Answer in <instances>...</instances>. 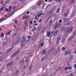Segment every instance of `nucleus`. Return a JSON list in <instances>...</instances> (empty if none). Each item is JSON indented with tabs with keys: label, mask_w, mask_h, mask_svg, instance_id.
I'll use <instances>...</instances> for the list:
<instances>
[{
	"label": "nucleus",
	"mask_w": 76,
	"mask_h": 76,
	"mask_svg": "<svg viewBox=\"0 0 76 76\" xmlns=\"http://www.w3.org/2000/svg\"><path fill=\"white\" fill-rule=\"evenodd\" d=\"M26 37L25 36H24L22 37V39H23L24 41V42L25 43H27V42H28V40L26 39Z\"/></svg>",
	"instance_id": "f257e3e1"
},
{
	"label": "nucleus",
	"mask_w": 76,
	"mask_h": 76,
	"mask_svg": "<svg viewBox=\"0 0 76 76\" xmlns=\"http://www.w3.org/2000/svg\"><path fill=\"white\" fill-rule=\"evenodd\" d=\"M19 53V51L18 50L16 51L15 52L12 56V58H13V57H15V56H16V55H18Z\"/></svg>",
	"instance_id": "f03ea898"
},
{
	"label": "nucleus",
	"mask_w": 76,
	"mask_h": 76,
	"mask_svg": "<svg viewBox=\"0 0 76 76\" xmlns=\"http://www.w3.org/2000/svg\"><path fill=\"white\" fill-rule=\"evenodd\" d=\"M44 45V42H43V40H41L40 42V45H39V48H40L41 47H42Z\"/></svg>",
	"instance_id": "7ed1b4c3"
},
{
	"label": "nucleus",
	"mask_w": 76,
	"mask_h": 76,
	"mask_svg": "<svg viewBox=\"0 0 76 76\" xmlns=\"http://www.w3.org/2000/svg\"><path fill=\"white\" fill-rule=\"evenodd\" d=\"M25 43L24 42V41L21 40V45L22 48H23V47L25 46Z\"/></svg>",
	"instance_id": "20e7f679"
},
{
	"label": "nucleus",
	"mask_w": 76,
	"mask_h": 76,
	"mask_svg": "<svg viewBox=\"0 0 76 76\" xmlns=\"http://www.w3.org/2000/svg\"><path fill=\"white\" fill-rule=\"evenodd\" d=\"M61 39V37H59L57 38L56 41V44H59V41Z\"/></svg>",
	"instance_id": "39448f33"
},
{
	"label": "nucleus",
	"mask_w": 76,
	"mask_h": 76,
	"mask_svg": "<svg viewBox=\"0 0 76 76\" xmlns=\"http://www.w3.org/2000/svg\"><path fill=\"white\" fill-rule=\"evenodd\" d=\"M60 25V23H57L56 24V26L55 28V29H56L58 27V26Z\"/></svg>",
	"instance_id": "423d86ee"
},
{
	"label": "nucleus",
	"mask_w": 76,
	"mask_h": 76,
	"mask_svg": "<svg viewBox=\"0 0 76 76\" xmlns=\"http://www.w3.org/2000/svg\"><path fill=\"white\" fill-rule=\"evenodd\" d=\"M60 48L58 49L56 53L55 54V56H57L58 55V53H60Z\"/></svg>",
	"instance_id": "0eeeda50"
},
{
	"label": "nucleus",
	"mask_w": 76,
	"mask_h": 76,
	"mask_svg": "<svg viewBox=\"0 0 76 76\" xmlns=\"http://www.w3.org/2000/svg\"><path fill=\"white\" fill-rule=\"evenodd\" d=\"M58 31L57 30H56L55 31L53 34V35L54 37H55V36H56V35H57L58 34Z\"/></svg>",
	"instance_id": "6e6552de"
},
{
	"label": "nucleus",
	"mask_w": 76,
	"mask_h": 76,
	"mask_svg": "<svg viewBox=\"0 0 76 76\" xmlns=\"http://www.w3.org/2000/svg\"><path fill=\"white\" fill-rule=\"evenodd\" d=\"M69 12H68L64 13V17H67V16H68V15L69 14Z\"/></svg>",
	"instance_id": "1a4fd4ad"
},
{
	"label": "nucleus",
	"mask_w": 76,
	"mask_h": 76,
	"mask_svg": "<svg viewBox=\"0 0 76 76\" xmlns=\"http://www.w3.org/2000/svg\"><path fill=\"white\" fill-rule=\"evenodd\" d=\"M23 19H28L29 18V17L28 15H25L23 16Z\"/></svg>",
	"instance_id": "9d476101"
},
{
	"label": "nucleus",
	"mask_w": 76,
	"mask_h": 76,
	"mask_svg": "<svg viewBox=\"0 0 76 76\" xmlns=\"http://www.w3.org/2000/svg\"><path fill=\"white\" fill-rule=\"evenodd\" d=\"M6 19L4 18H1L0 19V23H1L3 21H4L5 20H6Z\"/></svg>",
	"instance_id": "9b49d317"
},
{
	"label": "nucleus",
	"mask_w": 76,
	"mask_h": 76,
	"mask_svg": "<svg viewBox=\"0 0 76 76\" xmlns=\"http://www.w3.org/2000/svg\"><path fill=\"white\" fill-rule=\"evenodd\" d=\"M73 29V27H72L71 28L68 29L67 31V32H68V33H70L71 32H72V30Z\"/></svg>",
	"instance_id": "f8f14e48"
},
{
	"label": "nucleus",
	"mask_w": 76,
	"mask_h": 76,
	"mask_svg": "<svg viewBox=\"0 0 76 76\" xmlns=\"http://www.w3.org/2000/svg\"><path fill=\"white\" fill-rule=\"evenodd\" d=\"M70 53V50H68L66 51L65 53V56H67L68 54H69Z\"/></svg>",
	"instance_id": "ddd939ff"
},
{
	"label": "nucleus",
	"mask_w": 76,
	"mask_h": 76,
	"mask_svg": "<svg viewBox=\"0 0 76 76\" xmlns=\"http://www.w3.org/2000/svg\"><path fill=\"white\" fill-rule=\"evenodd\" d=\"M25 61L27 63H28L29 61V58H27L26 59Z\"/></svg>",
	"instance_id": "4468645a"
},
{
	"label": "nucleus",
	"mask_w": 76,
	"mask_h": 76,
	"mask_svg": "<svg viewBox=\"0 0 76 76\" xmlns=\"http://www.w3.org/2000/svg\"><path fill=\"white\" fill-rule=\"evenodd\" d=\"M75 32L73 35V36H72L71 37L69 38V39L70 40H71V39H72V38H73V37H74V36H75Z\"/></svg>",
	"instance_id": "2eb2a0df"
},
{
	"label": "nucleus",
	"mask_w": 76,
	"mask_h": 76,
	"mask_svg": "<svg viewBox=\"0 0 76 76\" xmlns=\"http://www.w3.org/2000/svg\"><path fill=\"white\" fill-rule=\"evenodd\" d=\"M14 48V47L13 46L12 47V48H10V49L8 50V51H7V53H9V51H11Z\"/></svg>",
	"instance_id": "dca6fc26"
},
{
	"label": "nucleus",
	"mask_w": 76,
	"mask_h": 76,
	"mask_svg": "<svg viewBox=\"0 0 76 76\" xmlns=\"http://www.w3.org/2000/svg\"><path fill=\"white\" fill-rule=\"evenodd\" d=\"M17 39L18 40L17 41V43H19V34L17 37Z\"/></svg>",
	"instance_id": "f3484780"
},
{
	"label": "nucleus",
	"mask_w": 76,
	"mask_h": 76,
	"mask_svg": "<svg viewBox=\"0 0 76 76\" xmlns=\"http://www.w3.org/2000/svg\"><path fill=\"white\" fill-rule=\"evenodd\" d=\"M45 50H43V51H42L41 52V54L42 55H44L45 54Z\"/></svg>",
	"instance_id": "a211bd4d"
},
{
	"label": "nucleus",
	"mask_w": 76,
	"mask_h": 76,
	"mask_svg": "<svg viewBox=\"0 0 76 76\" xmlns=\"http://www.w3.org/2000/svg\"><path fill=\"white\" fill-rule=\"evenodd\" d=\"M61 69V67L59 66L57 69L56 70V71L55 72V74H56V73H57V72H58V70H59V69Z\"/></svg>",
	"instance_id": "6ab92c4d"
},
{
	"label": "nucleus",
	"mask_w": 76,
	"mask_h": 76,
	"mask_svg": "<svg viewBox=\"0 0 76 76\" xmlns=\"http://www.w3.org/2000/svg\"><path fill=\"white\" fill-rule=\"evenodd\" d=\"M42 4V1H39V3H38V6H40Z\"/></svg>",
	"instance_id": "aec40b11"
},
{
	"label": "nucleus",
	"mask_w": 76,
	"mask_h": 76,
	"mask_svg": "<svg viewBox=\"0 0 76 76\" xmlns=\"http://www.w3.org/2000/svg\"><path fill=\"white\" fill-rule=\"evenodd\" d=\"M64 0H55V1L57 2H63Z\"/></svg>",
	"instance_id": "412c9836"
},
{
	"label": "nucleus",
	"mask_w": 76,
	"mask_h": 76,
	"mask_svg": "<svg viewBox=\"0 0 76 76\" xmlns=\"http://www.w3.org/2000/svg\"><path fill=\"white\" fill-rule=\"evenodd\" d=\"M54 48H53L50 50L49 51V53H51V52H52L53 51H54Z\"/></svg>",
	"instance_id": "4be33fe9"
},
{
	"label": "nucleus",
	"mask_w": 76,
	"mask_h": 76,
	"mask_svg": "<svg viewBox=\"0 0 76 76\" xmlns=\"http://www.w3.org/2000/svg\"><path fill=\"white\" fill-rule=\"evenodd\" d=\"M21 64H23L24 63V59L23 58L21 61Z\"/></svg>",
	"instance_id": "5701e85b"
},
{
	"label": "nucleus",
	"mask_w": 76,
	"mask_h": 76,
	"mask_svg": "<svg viewBox=\"0 0 76 76\" xmlns=\"http://www.w3.org/2000/svg\"><path fill=\"white\" fill-rule=\"evenodd\" d=\"M12 6H10L9 7V10H8V12H10L11 11V10H12Z\"/></svg>",
	"instance_id": "b1692460"
},
{
	"label": "nucleus",
	"mask_w": 76,
	"mask_h": 76,
	"mask_svg": "<svg viewBox=\"0 0 76 76\" xmlns=\"http://www.w3.org/2000/svg\"><path fill=\"white\" fill-rule=\"evenodd\" d=\"M41 29V26H39L38 27V31H40Z\"/></svg>",
	"instance_id": "393cba45"
},
{
	"label": "nucleus",
	"mask_w": 76,
	"mask_h": 76,
	"mask_svg": "<svg viewBox=\"0 0 76 76\" xmlns=\"http://www.w3.org/2000/svg\"><path fill=\"white\" fill-rule=\"evenodd\" d=\"M50 18H51L50 17H48V18L47 19L46 21L45 22V23H47V22H48V21L49 19H50Z\"/></svg>",
	"instance_id": "a878e982"
},
{
	"label": "nucleus",
	"mask_w": 76,
	"mask_h": 76,
	"mask_svg": "<svg viewBox=\"0 0 76 76\" xmlns=\"http://www.w3.org/2000/svg\"><path fill=\"white\" fill-rule=\"evenodd\" d=\"M36 37H35L34 36V37H33V38L32 39V41H34V40H37V38H36Z\"/></svg>",
	"instance_id": "bb28decb"
},
{
	"label": "nucleus",
	"mask_w": 76,
	"mask_h": 76,
	"mask_svg": "<svg viewBox=\"0 0 76 76\" xmlns=\"http://www.w3.org/2000/svg\"><path fill=\"white\" fill-rule=\"evenodd\" d=\"M47 35L48 37L50 36V31H48L47 33Z\"/></svg>",
	"instance_id": "cd10ccee"
},
{
	"label": "nucleus",
	"mask_w": 76,
	"mask_h": 76,
	"mask_svg": "<svg viewBox=\"0 0 76 76\" xmlns=\"http://www.w3.org/2000/svg\"><path fill=\"white\" fill-rule=\"evenodd\" d=\"M14 13H15V12H13L10 15H9L8 16V18H10L11 16H12V15H13L14 14Z\"/></svg>",
	"instance_id": "c85d7f7f"
},
{
	"label": "nucleus",
	"mask_w": 76,
	"mask_h": 76,
	"mask_svg": "<svg viewBox=\"0 0 76 76\" xmlns=\"http://www.w3.org/2000/svg\"><path fill=\"white\" fill-rule=\"evenodd\" d=\"M75 15V12H73L72 14V16L73 17Z\"/></svg>",
	"instance_id": "c756f323"
},
{
	"label": "nucleus",
	"mask_w": 76,
	"mask_h": 76,
	"mask_svg": "<svg viewBox=\"0 0 76 76\" xmlns=\"http://www.w3.org/2000/svg\"><path fill=\"white\" fill-rule=\"evenodd\" d=\"M29 57V55H26V56L24 57V58H28Z\"/></svg>",
	"instance_id": "7c9ffc66"
},
{
	"label": "nucleus",
	"mask_w": 76,
	"mask_h": 76,
	"mask_svg": "<svg viewBox=\"0 0 76 76\" xmlns=\"http://www.w3.org/2000/svg\"><path fill=\"white\" fill-rule=\"evenodd\" d=\"M12 62H11L10 63L8 64H7L8 66H10V65H12Z\"/></svg>",
	"instance_id": "2f4dec72"
},
{
	"label": "nucleus",
	"mask_w": 76,
	"mask_h": 76,
	"mask_svg": "<svg viewBox=\"0 0 76 76\" xmlns=\"http://www.w3.org/2000/svg\"><path fill=\"white\" fill-rule=\"evenodd\" d=\"M11 32L12 31H10L9 32H7V35H9L10 34H11Z\"/></svg>",
	"instance_id": "473e14b6"
},
{
	"label": "nucleus",
	"mask_w": 76,
	"mask_h": 76,
	"mask_svg": "<svg viewBox=\"0 0 76 76\" xmlns=\"http://www.w3.org/2000/svg\"><path fill=\"white\" fill-rule=\"evenodd\" d=\"M28 25H25L24 26V30H26V27Z\"/></svg>",
	"instance_id": "72a5a7b5"
},
{
	"label": "nucleus",
	"mask_w": 76,
	"mask_h": 76,
	"mask_svg": "<svg viewBox=\"0 0 76 76\" xmlns=\"http://www.w3.org/2000/svg\"><path fill=\"white\" fill-rule=\"evenodd\" d=\"M73 58V56H71L69 58V61H70L71 60H72V58Z\"/></svg>",
	"instance_id": "f704fd0d"
},
{
	"label": "nucleus",
	"mask_w": 76,
	"mask_h": 76,
	"mask_svg": "<svg viewBox=\"0 0 76 76\" xmlns=\"http://www.w3.org/2000/svg\"><path fill=\"white\" fill-rule=\"evenodd\" d=\"M41 13H39L38 15H37V16L38 17H40V16H41Z\"/></svg>",
	"instance_id": "c9c22d12"
},
{
	"label": "nucleus",
	"mask_w": 76,
	"mask_h": 76,
	"mask_svg": "<svg viewBox=\"0 0 76 76\" xmlns=\"http://www.w3.org/2000/svg\"><path fill=\"white\" fill-rule=\"evenodd\" d=\"M48 6L47 7H46V8L45 9V11H47V10H48V9H47V8H48Z\"/></svg>",
	"instance_id": "e433bc0d"
},
{
	"label": "nucleus",
	"mask_w": 76,
	"mask_h": 76,
	"mask_svg": "<svg viewBox=\"0 0 76 76\" xmlns=\"http://www.w3.org/2000/svg\"><path fill=\"white\" fill-rule=\"evenodd\" d=\"M67 69H69V66L66 67L65 68V70H67Z\"/></svg>",
	"instance_id": "4c0bfd02"
},
{
	"label": "nucleus",
	"mask_w": 76,
	"mask_h": 76,
	"mask_svg": "<svg viewBox=\"0 0 76 76\" xmlns=\"http://www.w3.org/2000/svg\"><path fill=\"white\" fill-rule=\"evenodd\" d=\"M52 23H53V21H50L49 24L50 25H51Z\"/></svg>",
	"instance_id": "58836bf2"
},
{
	"label": "nucleus",
	"mask_w": 76,
	"mask_h": 76,
	"mask_svg": "<svg viewBox=\"0 0 76 76\" xmlns=\"http://www.w3.org/2000/svg\"><path fill=\"white\" fill-rule=\"evenodd\" d=\"M36 29H37V28H33L32 29V31H35V30H36Z\"/></svg>",
	"instance_id": "ea45409f"
},
{
	"label": "nucleus",
	"mask_w": 76,
	"mask_h": 76,
	"mask_svg": "<svg viewBox=\"0 0 76 76\" xmlns=\"http://www.w3.org/2000/svg\"><path fill=\"white\" fill-rule=\"evenodd\" d=\"M64 20H66V21H69V19L68 18H64Z\"/></svg>",
	"instance_id": "a19ab883"
},
{
	"label": "nucleus",
	"mask_w": 76,
	"mask_h": 76,
	"mask_svg": "<svg viewBox=\"0 0 76 76\" xmlns=\"http://www.w3.org/2000/svg\"><path fill=\"white\" fill-rule=\"evenodd\" d=\"M60 9H58L57 10V11L56 12L57 13H58L60 12Z\"/></svg>",
	"instance_id": "79ce46f5"
},
{
	"label": "nucleus",
	"mask_w": 76,
	"mask_h": 76,
	"mask_svg": "<svg viewBox=\"0 0 76 76\" xmlns=\"http://www.w3.org/2000/svg\"><path fill=\"white\" fill-rule=\"evenodd\" d=\"M66 29L65 28V27L63 28L62 29V31H65Z\"/></svg>",
	"instance_id": "37998d69"
},
{
	"label": "nucleus",
	"mask_w": 76,
	"mask_h": 76,
	"mask_svg": "<svg viewBox=\"0 0 76 76\" xmlns=\"http://www.w3.org/2000/svg\"><path fill=\"white\" fill-rule=\"evenodd\" d=\"M62 50L63 51H64L66 50V48H64V47H63L62 48Z\"/></svg>",
	"instance_id": "c03bdc74"
},
{
	"label": "nucleus",
	"mask_w": 76,
	"mask_h": 76,
	"mask_svg": "<svg viewBox=\"0 0 76 76\" xmlns=\"http://www.w3.org/2000/svg\"><path fill=\"white\" fill-rule=\"evenodd\" d=\"M32 66L31 65L29 67V70H30L31 69H32Z\"/></svg>",
	"instance_id": "a18cd8bd"
},
{
	"label": "nucleus",
	"mask_w": 76,
	"mask_h": 76,
	"mask_svg": "<svg viewBox=\"0 0 76 76\" xmlns=\"http://www.w3.org/2000/svg\"><path fill=\"white\" fill-rule=\"evenodd\" d=\"M3 36H4V34L3 33H2L1 34V37H3Z\"/></svg>",
	"instance_id": "49530a36"
},
{
	"label": "nucleus",
	"mask_w": 76,
	"mask_h": 76,
	"mask_svg": "<svg viewBox=\"0 0 76 76\" xmlns=\"http://www.w3.org/2000/svg\"><path fill=\"white\" fill-rule=\"evenodd\" d=\"M15 23H16V25H18V22H17V21L16 20H15L14 21Z\"/></svg>",
	"instance_id": "de8ad7c7"
},
{
	"label": "nucleus",
	"mask_w": 76,
	"mask_h": 76,
	"mask_svg": "<svg viewBox=\"0 0 76 76\" xmlns=\"http://www.w3.org/2000/svg\"><path fill=\"white\" fill-rule=\"evenodd\" d=\"M72 69V66H68V69H69V70H71Z\"/></svg>",
	"instance_id": "09e8293b"
},
{
	"label": "nucleus",
	"mask_w": 76,
	"mask_h": 76,
	"mask_svg": "<svg viewBox=\"0 0 76 76\" xmlns=\"http://www.w3.org/2000/svg\"><path fill=\"white\" fill-rule=\"evenodd\" d=\"M16 36V33L14 34L13 35V37H15V36Z\"/></svg>",
	"instance_id": "8fccbe9b"
},
{
	"label": "nucleus",
	"mask_w": 76,
	"mask_h": 76,
	"mask_svg": "<svg viewBox=\"0 0 76 76\" xmlns=\"http://www.w3.org/2000/svg\"><path fill=\"white\" fill-rule=\"evenodd\" d=\"M45 28H46V27H44L42 29V30H43L44 31H45Z\"/></svg>",
	"instance_id": "3c124183"
},
{
	"label": "nucleus",
	"mask_w": 76,
	"mask_h": 76,
	"mask_svg": "<svg viewBox=\"0 0 76 76\" xmlns=\"http://www.w3.org/2000/svg\"><path fill=\"white\" fill-rule=\"evenodd\" d=\"M3 10V8H1V9H0V12H1V11H2Z\"/></svg>",
	"instance_id": "603ef678"
},
{
	"label": "nucleus",
	"mask_w": 76,
	"mask_h": 76,
	"mask_svg": "<svg viewBox=\"0 0 76 76\" xmlns=\"http://www.w3.org/2000/svg\"><path fill=\"white\" fill-rule=\"evenodd\" d=\"M65 41V39H63L62 41V42H64Z\"/></svg>",
	"instance_id": "864d4df0"
},
{
	"label": "nucleus",
	"mask_w": 76,
	"mask_h": 76,
	"mask_svg": "<svg viewBox=\"0 0 76 76\" xmlns=\"http://www.w3.org/2000/svg\"><path fill=\"white\" fill-rule=\"evenodd\" d=\"M48 56V53H46V55H45V57H47Z\"/></svg>",
	"instance_id": "5fc2aeb1"
},
{
	"label": "nucleus",
	"mask_w": 76,
	"mask_h": 76,
	"mask_svg": "<svg viewBox=\"0 0 76 76\" xmlns=\"http://www.w3.org/2000/svg\"><path fill=\"white\" fill-rule=\"evenodd\" d=\"M68 35V34H67V33H65V36L66 37H67Z\"/></svg>",
	"instance_id": "6e6d98bb"
},
{
	"label": "nucleus",
	"mask_w": 76,
	"mask_h": 76,
	"mask_svg": "<svg viewBox=\"0 0 76 76\" xmlns=\"http://www.w3.org/2000/svg\"><path fill=\"white\" fill-rule=\"evenodd\" d=\"M40 15H41V16L42 15H45V13H40Z\"/></svg>",
	"instance_id": "4d7b16f0"
},
{
	"label": "nucleus",
	"mask_w": 76,
	"mask_h": 76,
	"mask_svg": "<svg viewBox=\"0 0 76 76\" xmlns=\"http://www.w3.org/2000/svg\"><path fill=\"white\" fill-rule=\"evenodd\" d=\"M5 10H6V12H7L9 11V10H8V9H7V8H6Z\"/></svg>",
	"instance_id": "13d9d810"
},
{
	"label": "nucleus",
	"mask_w": 76,
	"mask_h": 76,
	"mask_svg": "<svg viewBox=\"0 0 76 76\" xmlns=\"http://www.w3.org/2000/svg\"><path fill=\"white\" fill-rule=\"evenodd\" d=\"M70 24V22L66 24H65V26H66V25H68Z\"/></svg>",
	"instance_id": "bf43d9fd"
},
{
	"label": "nucleus",
	"mask_w": 76,
	"mask_h": 76,
	"mask_svg": "<svg viewBox=\"0 0 76 76\" xmlns=\"http://www.w3.org/2000/svg\"><path fill=\"white\" fill-rule=\"evenodd\" d=\"M25 24L26 25H28V24H27V22H26V21H25Z\"/></svg>",
	"instance_id": "052dcab7"
},
{
	"label": "nucleus",
	"mask_w": 76,
	"mask_h": 76,
	"mask_svg": "<svg viewBox=\"0 0 76 76\" xmlns=\"http://www.w3.org/2000/svg\"><path fill=\"white\" fill-rule=\"evenodd\" d=\"M45 31V30H42L41 32L42 33H43V32H44Z\"/></svg>",
	"instance_id": "680f3d73"
},
{
	"label": "nucleus",
	"mask_w": 76,
	"mask_h": 76,
	"mask_svg": "<svg viewBox=\"0 0 76 76\" xmlns=\"http://www.w3.org/2000/svg\"><path fill=\"white\" fill-rule=\"evenodd\" d=\"M35 19L36 20H38V17H37V16H36L35 17Z\"/></svg>",
	"instance_id": "e2e57ef3"
},
{
	"label": "nucleus",
	"mask_w": 76,
	"mask_h": 76,
	"mask_svg": "<svg viewBox=\"0 0 76 76\" xmlns=\"http://www.w3.org/2000/svg\"><path fill=\"white\" fill-rule=\"evenodd\" d=\"M25 1H23L21 3H22V4H25Z\"/></svg>",
	"instance_id": "0e129e2a"
},
{
	"label": "nucleus",
	"mask_w": 76,
	"mask_h": 76,
	"mask_svg": "<svg viewBox=\"0 0 76 76\" xmlns=\"http://www.w3.org/2000/svg\"><path fill=\"white\" fill-rule=\"evenodd\" d=\"M62 22V20H60V21H59V23H61Z\"/></svg>",
	"instance_id": "69168bd1"
},
{
	"label": "nucleus",
	"mask_w": 76,
	"mask_h": 76,
	"mask_svg": "<svg viewBox=\"0 0 76 76\" xmlns=\"http://www.w3.org/2000/svg\"><path fill=\"white\" fill-rule=\"evenodd\" d=\"M30 23L31 25H32V21H31L30 22Z\"/></svg>",
	"instance_id": "338daca9"
},
{
	"label": "nucleus",
	"mask_w": 76,
	"mask_h": 76,
	"mask_svg": "<svg viewBox=\"0 0 76 76\" xmlns=\"http://www.w3.org/2000/svg\"><path fill=\"white\" fill-rule=\"evenodd\" d=\"M74 67L75 69H76V64H75L74 65Z\"/></svg>",
	"instance_id": "774afa93"
}]
</instances>
